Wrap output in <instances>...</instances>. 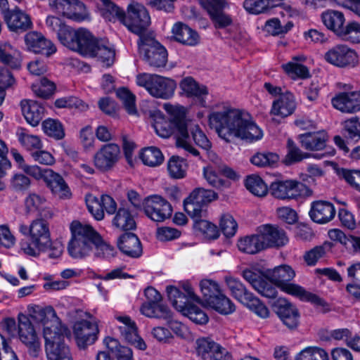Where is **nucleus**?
<instances>
[{
  "mask_svg": "<svg viewBox=\"0 0 360 360\" xmlns=\"http://www.w3.org/2000/svg\"><path fill=\"white\" fill-rule=\"evenodd\" d=\"M18 335L20 341L27 347L29 353L37 356L41 349V342L30 320L25 315L18 317Z\"/></svg>",
  "mask_w": 360,
  "mask_h": 360,
  "instance_id": "nucleus-15",
  "label": "nucleus"
},
{
  "mask_svg": "<svg viewBox=\"0 0 360 360\" xmlns=\"http://www.w3.org/2000/svg\"><path fill=\"white\" fill-rule=\"evenodd\" d=\"M116 319L122 323V326H119V329L123 338L138 349L145 350L146 344L138 335L135 322L127 316H116Z\"/></svg>",
  "mask_w": 360,
  "mask_h": 360,
  "instance_id": "nucleus-22",
  "label": "nucleus"
},
{
  "mask_svg": "<svg viewBox=\"0 0 360 360\" xmlns=\"http://www.w3.org/2000/svg\"><path fill=\"white\" fill-rule=\"evenodd\" d=\"M86 203L89 212L98 221L104 217V212L99 198L96 196L88 194L86 195Z\"/></svg>",
  "mask_w": 360,
  "mask_h": 360,
  "instance_id": "nucleus-62",
  "label": "nucleus"
},
{
  "mask_svg": "<svg viewBox=\"0 0 360 360\" xmlns=\"http://www.w3.org/2000/svg\"><path fill=\"white\" fill-rule=\"evenodd\" d=\"M295 360H328V353L316 347H309L302 350Z\"/></svg>",
  "mask_w": 360,
  "mask_h": 360,
  "instance_id": "nucleus-57",
  "label": "nucleus"
},
{
  "mask_svg": "<svg viewBox=\"0 0 360 360\" xmlns=\"http://www.w3.org/2000/svg\"><path fill=\"white\" fill-rule=\"evenodd\" d=\"M269 190L274 197L281 200L308 196L311 193L305 184L294 180L273 182Z\"/></svg>",
  "mask_w": 360,
  "mask_h": 360,
  "instance_id": "nucleus-11",
  "label": "nucleus"
},
{
  "mask_svg": "<svg viewBox=\"0 0 360 360\" xmlns=\"http://www.w3.org/2000/svg\"><path fill=\"white\" fill-rule=\"evenodd\" d=\"M243 304L262 319L269 316L270 311L267 307L253 294L249 295V297Z\"/></svg>",
  "mask_w": 360,
  "mask_h": 360,
  "instance_id": "nucleus-55",
  "label": "nucleus"
},
{
  "mask_svg": "<svg viewBox=\"0 0 360 360\" xmlns=\"http://www.w3.org/2000/svg\"><path fill=\"white\" fill-rule=\"evenodd\" d=\"M56 327L44 326V338L48 360H73L69 347L62 341L63 335Z\"/></svg>",
  "mask_w": 360,
  "mask_h": 360,
  "instance_id": "nucleus-8",
  "label": "nucleus"
},
{
  "mask_svg": "<svg viewBox=\"0 0 360 360\" xmlns=\"http://www.w3.org/2000/svg\"><path fill=\"white\" fill-rule=\"evenodd\" d=\"M187 164L183 158L172 156L167 163V170L173 179H182L186 176Z\"/></svg>",
  "mask_w": 360,
  "mask_h": 360,
  "instance_id": "nucleus-52",
  "label": "nucleus"
},
{
  "mask_svg": "<svg viewBox=\"0 0 360 360\" xmlns=\"http://www.w3.org/2000/svg\"><path fill=\"white\" fill-rule=\"evenodd\" d=\"M94 256L98 258L110 259L116 254L115 248L105 242L96 231L94 241Z\"/></svg>",
  "mask_w": 360,
  "mask_h": 360,
  "instance_id": "nucleus-43",
  "label": "nucleus"
},
{
  "mask_svg": "<svg viewBox=\"0 0 360 360\" xmlns=\"http://www.w3.org/2000/svg\"><path fill=\"white\" fill-rule=\"evenodd\" d=\"M183 314L197 324H205L208 321L207 315L198 306L193 304L188 305Z\"/></svg>",
  "mask_w": 360,
  "mask_h": 360,
  "instance_id": "nucleus-64",
  "label": "nucleus"
},
{
  "mask_svg": "<svg viewBox=\"0 0 360 360\" xmlns=\"http://www.w3.org/2000/svg\"><path fill=\"white\" fill-rule=\"evenodd\" d=\"M20 145L27 150L41 149L43 144L40 138L37 135L30 134L26 129L19 127L15 132Z\"/></svg>",
  "mask_w": 360,
  "mask_h": 360,
  "instance_id": "nucleus-38",
  "label": "nucleus"
},
{
  "mask_svg": "<svg viewBox=\"0 0 360 360\" xmlns=\"http://www.w3.org/2000/svg\"><path fill=\"white\" fill-rule=\"evenodd\" d=\"M168 298L174 307L178 311L184 313L188 305L191 304L189 302L190 298L186 296L185 294L181 292L177 288L174 286H168L166 289Z\"/></svg>",
  "mask_w": 360,
  "mask_h": 360,
  "instance_id": "nucleus-41",
  "label": "nucleus"
},
{
  "mask_svg": "<svg viewBox=\"0 0 360 360\" xmlns=\"http://www.w3.org/2000/svg\"><path fill=\"white\" fill-rule=\"evenodd\" d=\"M297 107L295 96L290 91L281 94L279 98L274 101L271 112H293Z\"/></svg>",
  "mask_w": 360,
  "mask_h": 360,
  "instance_id": "nucleus-37",
  "label": "nucleus"
},
{
  "mask_svg": "<svg viewBox=\"0 0 360 360\" xmlns=\"http://www.w3.org/2000/svg\"><path fill=\"white\" fill-rule=\"evenodd\" d=\"M136 82L152 96L162 99L172 97L176 87L174 80L155 74L140 73L136 75Z\"/></svg>",
  "mask_w": 360,
  "mask_h": 360,
  "instance_id": "nucleus-7",
  "label": "nucleus"
},
{
  "mask_svg": "<svg viewBox=\"0 0 360 360\" xmlns=\"http://www.w3.org/2000/svg\"><path fill=\"white\" fill-rule=\"evenodd\" d=\"M31 88L37 96L48 98L54 93L56 85L46 77H43L39 82L33 83Z\"/></svg>",
  "mask_w": 360,
  "mask_h": 360,
  "instance_id": "nucleus-53",
  "label": "nucleus"
},
{
  "mask_svg": "<svg viewBox=\"0 0 360 360\" xmlns=\"http://www.w3.org/2000/svg\"><path fill=\"white\" fill-rule=\"evenodd\" d=\"M333 107L342 112L360 110V91L340 93L332 99Z\"/></svg>",
  "mask_w": 360,
  "mask_h": 360,
  "instance_id": "nucleus-23",
  "label": "nucleus"
},
{
  "mask_svg": "<svg viewBox=\"0 0 360 360\" xmlns=\"http://www.w3.org/2000/svg\"><path fill=\"white\" fill-rule=\"evenodd\" d=\"M30 315L37 321L46 323L47 316H56L55 310L51 307H42L39 305L28 307Z\"/></svg>",
  "mask_w": 360,
  "mask_h": 360,
  "instance_id": "nucleus-61",
  "label": "nucleus"
},
{
  "mask_svg": "<svg viewBox=\"0 0 360 360\" xmlns=\"http://www.w3.org/2000/svg\"><path fill=\"white\" fill-rule=\"evenodd\" d=\"M46 24L49 28L57 34L58 39L65 46L73 50L74 47H77V42L80 37V31L84 28L77 30L65 25L62 20L54 16H49L46 18Z\"/></svg>",
  "mask_w": 360,
  "mask_h": 360,
  "instance_id": "nucleus-13",
  "label": "nucleus"
},
{
  "mask_svg": "<svg viewBox=\"0 0 360 360\" xmlns=\"http://www.w3.org/2000/svg\"><path fill=\"white\" fill-rule=\"evenodd\" d=\"M260 235L264 242V248L283 246L288 242L285 233L278 227L271 225L266 224L261 227Z\"/></svg>",
  "mask_w": 360,
  "mask_h": 360,
  "instance_id": "nucleus-29",
  "label": "nucleus"
},
{
  "mask_svg": "<svg viewBox=\"0 0 360 360\" xmlns=\"http://www.w3.org/2000/svg\"><path fill=\"white\" fill-rule=\"evenodd\" d=\"M4 16L8 27L11 31L23 32L32 26L29 15L18 8L5 11Z\"/></svg>",
  "mask_w": 360,
  "mask_h": 360,
  "instance_id": "nucleus-21",
  "label": "nucleus"
},
{
  "mask_svg": "<svg viewBox=\"0 0 360 360\" xmlns=\"http://www.w3.org/2000/svg\"><path fill=\"white\" fill-rule=\"evenodd\" d=\"M287 148L288 153L285 157V161L288 165L299 162L311 156L309 153L302 152L290 139L288 140Z\"/></svg>",
  "mask_w": 360,
  "mask_h": 360,
  "instance_id": "nucleus-56",
  "label": "nucleus"
},
{
  "mask_svg": "<svg viewBox=\"0 0 360 360\" xmlns=\"http://www.w3.org/2000/svg\"><path fill=\"white\" fill-rule=\"evenodd\" d=\"M227 6V2L224 1L214 4H208L203 6L208 12L215 27L222 29L232 24L231 17L224 12Z\"/></svg>",
  "mask_w": 360,
  "mask_h": 360,
  "instance_id": "nucleus-28",
  "label": "nucleus"
},
{
  "mask_svg": "<svg viewBox=\"0 0 360 360\" xmlns=\"http://www.w3.org/2000/svg\"><path fill=\"white\" fill-rule=\"evenodd\" d=\"M24 40L27 50L34 53L50 56L56 51L54 44L40 32H29Z\"/></svg>",
  "mask_w": 360,
  "mask_h": 360,
  "instance_id": "nucleus-19",
  "label": "nucleus"
},
{
  "mask_svg": "<svg viewBox=\"0 0 360 360\" xmlns=\"http://www.w3.org/2000/svg\"><path fill=\"white\" fill-rule=\"evenodd\" d=\"M295 276L294 270L288 265L275 267L269 273V279L282 291L297 297L302 301H308L316 306L327 305L324 300L305 290L302 286L290 283Z\"/></svg>",
  "mask_w": 360,
  "mask_h": 360,
  "instance_id": "nucleus-4",
  "label": "nucleus"
},
{
  "mask_svg": "<svg viewBox=\"0 0 360 360\" xmlns=\"http://www.w3.org/2000/svg\"><path fill=\"white\" fill-rule=\"evenodd\" d=\"M263 238L260 233L257 235L248 236L240 238L238 241V248L240 251L248 254H256L265 249Z\"/></svg>",
  "mask_w": 360,
  "mask_h": 360,
  "instance_id": "nucleus-35",
  "label": "nucleus"
},
{
  "mask_svg": "<svg viewBox=\"0 0 360 360\" xmlns=\"http://www.w3.org/2000/svg\"><path fill=\"white\" fill-rule=\"evenodd\" d=\"M342 134L346 139L355 142L360 139V122L358 117H352L344 122Z\"/></svg>",
  "mask_w": 360,
  "mask_h": 360,
  "instance_id": "nucleus-54",
  "label": "nucleus"
},
{
  "mask_svg": "<svg viewBox=\"0 0 360 360\" xmlns=\"http://www.w3.org/2000/svg\"><path fill=\"white\" fill-rule=\"evenodd\" d=\"M328 133L325 130L307 132L299 135L301 146L307 150H321L326 148L328 141Z\"/></svg>",
  "mask_w": 360,
  "mask_h": 360,
  "instance_id": "nucleus-25",
  "label": "nucleus"
},
{
  "mask_svg": "<svg viewBox=\"0 0 360 360\" xmlns=\"http://www.w3.org/2000/svg\"><path fill=\"white\" fill-rule=\"evenodd\" d=\"M140 158L143 163L149 167L159 166L164 160L162 152L156 147H149L143 149Z\"/></svg>",
  "mask_w": 360,
  "mask_h": 360,
  "instance_id": "nucleus-50",
  "label": "nucleus"
},
{
  "mask_svg": "<svg viewBox=\"0 0 360 360\" xmlns=\"http://www.w3.org/2000/svg\"><path fill=\"white\" fill-rule=\"evenodd\" d=\"M333 245L330 242H324L322 245L314 247L304 255L306 263L309 266H314L321 258L323 257L327 252L332 250Z\"/></svg>",
  "mask_w": 360,
  "mask_h": 360,
  "instance_id": "nucleus-47",
  "label": "nucleus"
},
{
  "mask_svg": "<svg viewBox=\"0 0 360 360\" xmlns=\"http://www.w3.org/2000/svg\"><path fill=\"white\" fill-rule=\"evenodd\" d=\"M120 158V148L117 144L108 143L103 145L94 156L96 168L101 171L111 169Z\"/></svg>",
  "mask_w": 360,
  "mask_h": 360,
  "instance_id": "nucleus-17",
  "label": "nucleus"
},
{
  "mask_svg": "<svg viewBox=\"0 0 360 360\" xmlns=\"http://www.w3.org/2000/svg\"><path fill=\"white\" fill-rule=\"evenodd\" d=\"M245 186L251 193L257 197H264L268 193L267 185L259 176L256 174L248 176Z\"/></svg>",
  "mask_w": 360,
  "mask_h": 360,
  "instance_id": "nucleus-44",
  "label": "nucleus"
},
{
  "mask_svg": "<svg viewBox=\"0 0 360 360\" xmlns=\"http://www.w3.org/2000/svg\"><path fill=\"white\" fill-rule=\"evenodd\" d=\"M55 105L58 108H67L79 111H87L89 105L77 96H69L58 98L55 101Z\"/></svg>",
  "mask_w": 360,
  "mask_h": 360,
  "instance_id": "nucleus-45",
  "label": "nucleus"
},
{
  "mask_svg": "<svg viewBox=\"0 0 360 360\" xmlns=\"http://www.w3.org/2000/svg\"><path fill=\"white\" fill-rule=\"evenodd\" d=\"M0 62L13 69L21 67L20 52L7 41L0 42Z\"/></svg>",
  "mask_w": 360,
  "mask_h": 360,
  "instance_id": "nucleus-31",
  "label": "nucleus"
},
{
  "mask_svg": "<svg viewBox=\"0 0 360 360\" xmlns=\"http://www.w3.org/2000/svg\"><path fill=\"white\" fill-rule=\"evenodd\" d=\"M325 60L337 67H354L358 63L356 53L345 45H337L328 50L324 56Z\"/></svg>",
  "mask_w": 360,
  "mask_h": 360,
  "instance_id": "nucleus-16",
  "label": "nucleus"
},
{
  "mask_svg": "<svg viewBox=\"0 0 360 360\" xmlns=\"http://www.w3.org/2000/svg\"><path fill=\"white\" fill-rule=\"evenodd\" d=\"M46 174L49 176L48 185L52 192L59 198H70L72 193L63 178L53 170L46 171Z\"/></svg>",
  "mask_w": 360,
  "mask_h": 360,
  "instance_id": "nucleus-34",
  "label": "nucleus"
},
{
  "mask_svg": "<svg viewBox=\"0 0 360 360\" xmlns=\"http://www.w3.org/2000/svg\"><path fill=\"white\" fill-rule=\"evenodd\" d=\"M49 6L56 12L75 21L87 18L85 5L79 0H49Z\"/></svg>",
  "mask_w": 360,
  "mask_h": 360,
  "instance_id": "nucleus-14",
  "label": "nucleus"
},
{
  "mask_svg": "<svg viewBox=\"0 0 360 360\" xmlns=\"http://www.w3.org/2000/svg\"><path fill=\"white\" fill-rule=\"evenodd\" d=\"M180 88L188 97L195 98L199 105L205 106L204 96L208 94V91L205 86L199 84L191 77H187L180 82Z\"/></svg>",
  "mask_w": 360,
  "mask_h": 360,
  "instance_id": "nucleus-30",
  "label": "nucleus"
},
{
  "mask_svg": "<svg viewBox=\"0 0 360 360\" xmlns=\"http://www.w3.org/2000/svg\"><path fill=\"white\" fill-rule=\"evenodd\" d=\"M128 112H137L135 104L136 96L126 88H120L116 92Z\"/></svg>",
  "mask_w": 360,
  "mask_h": 360,
  "instance_id": "nucleus-63",
  "label": "nucleus"
},
{
  "mask_svg": "<svg viewBox=\"0 0 360 360\" xmlns=\"http://www.w3.org/2000/svg\"><path fill=\"white\" fill-rule=\"evenodd\" d=\"M278 160V155L269 151L257 152L250 158L251 163L258 167H274Z\"/></svg>",
  "mask_w": 360,
  "mask_h": 360,
  "instance_id": "nucleus-46",
  "label": "nucleus"
},
{
  "mask_svg": "<svg viewBox=\"0 0 360 360\" xmlns=\"http://www.w3.org/2000/svg\"><path fill=\"white\" fill-rule=\"evenodd\" d=\"M44 132L56 140H62L65 136L63 124L57 120L47 119L42 122Z\"/></svg>",
  "mask_w": 360,
  "mask_h": 360,
  "instance_id": "nucleus-49",
  "label": "nucleus"
},
{
  "mask_svg": "<svg viewBox=\"0 0 360 360\" xmlns=\"http://www.w3.org/2000/svg\"><path fill=\"white\" fill-rule=\"evenodd\" d=\"M208 306L221 314H229L235 311L234 304L221 292Z\"/></svg>",
  "mask_w": 360,
  "mask_h": 360,
  "instance_id": "nucleus-58",
  "label": "nucleus"
},
{
  "mask_svg": "<svg viewBox=\"0 0 360 360\" xmlns=\"http://www.w3.org/2000/svg\"><path fill=\"white\" fill-rule=\"evenodd\" d=\"M321 20L324 25L338 36L344 27L345 18L344 14L335 10H327L321 14Z\"/></svg>",
  "mask_w": 360,
  "mask_h": 360,
  "instance_id": "nucleus-33",
  "label": "nucleus"
},
{
  "mask_svg": "<svg viewBox=\"0 0 360 360\" xmlns=\"http://www.w3.org/2000/svg\"><path fill=\"white\" fill-rule=\"evenodd\" d=\"M204 302L210 305L221 294L218 284L212 280L204 279L200 283Z\"/></svg>",
  "mask_w": 360,
  "mask_h": 360,
  "instance_id": "nucleus-48",
  "label": "nucleus"
},
{
  "mask_svg": "<svg viewBox=\"0 0 360 360\" xmlns=\"http://www.w3.org/2000/svg\"><path fill=\"white\" fill-rule=\"evenodd\" d=\"M97 7L101 11L102 15L109 20L116 18L120 22L124 16V11L117 6L110 0H98Z\"/></svg>",
  "mask_w": 360,
  "mask_h": 360,
  "instance_id": "nucleus-42",
  "label": "nucleus"
},
{
  "mask_svg": "<svg viewBox=\"0 0 360 360\" xmlns=\"http://www.w3.org/2000/svg\"><path fill=\"white\" fill-rule=\"evenodd\" d=\"M224 279L231 295L242 304L246 301L249 295L252 294L238 278L229 276H226Z\"/></svg>",
  "mask_w": 360,
  "mask_h": 360,
  "instance_id": "nucleus-40",
  "label": "nucleus"
},
{
  "mask_svg": "<svg viewBox=\"0 0 360 360\" xmlns=\"http://www.w3.org/2000/svg\"><path fill=\"white\" fill-rule=\"evenodd\" d=\"M73 332L78 347L84 349L96 340L98 328L94 322L81 320L75 323Z\"/></svg>",
  "mask_w": 360,
  "mask_h": 360,
  "instance_id": "nucleus-18",
  "label": "nucleus"
},
{
  "mask_svg": "<svg viewBox=\"0 0 360 360\" xmlns=\"http://www.w3.org/2000/svg\"><path fill=\"white\" fill-rule=\"evenodd\" d=\"M248 114H210L209 125L219 136L226 142L237 138L248 143L260 140L262 130L252 120Z\"/></svg>",
  "mask_w": 360,
  "mask_h": 360,
  "instance_id": "nucleus-2",
  "label": "nucleus"
},
{
  "mask_svg": "<svg viewBox=\"0 0 360 360\" xmlns=\"http://www.w3.org/2000/svg\"><path fill=\"white\" fill-rule=\"evenodd\" d=\"M173 37L176 41L188 46H195L199 41L198 33L182 22H176L172 27Z\"/></svg>",
  "mask_w": 360,
  "mask_h": 360,
  "instance_id": "nucleus-32",
  "label": "nucleus"
},
{
  "mask_svg": "<svg viewBox=\"0 0 360 360\" xmlns=\"http://www.w3.org/2000/svg\"><path fill=\"white\" fill-rule=\"evenodd\" d=\"M216 198L217 195L213 191L198 188L195 189L187 198L190 201L207 206L208 203Z\"/></svg>",
  "mask_w": 360,
  "mask_h": 360,
  "instance_id": "nucleus-60",
  "label": "nucleus"
},
{
  "mask_svg": "<svg viewBox=\"0 0 360 360\" xmlns=\"http://www.w3.org/2000/svg\"><path fill=\"white\" fill-rule=\"evenodd\" d=\"M112 224L120 230L131 231L136 227V224L134 217L129 210L121 207L117 212L113 220Z\"/></svg>",
  "mask_w": 360,
  "mask_h": 360,
  "instance_id": "nucleus-39",
  "label": "nucleus"
},
{
  "mask_svg": "<svg viewBox=\"0 0 360 360\" xmlns=\"http://www.w3.org/2000/svg\"><path fill=\"white\" fill-rule=\"evenodd\" d=\"M119 249L126 255L137 258L142 255L141 243L137 236L133 233H124L118 239Z\"/></svg>",
  "mask_w": 360,
  "mask_h": 360,
  "instance_id": "nucleus-27",
  "label": "nucleus"
},
{
  "mask_svg": "<svg viewBox=\"0 0 360 360\" xmlns=\"http://www.w3.org/2000/svg\"><path fill=\"white\" fill-rule=\"evenodd\" d=\"M121 23L141 39L145 37L143 34L150 24V17L143 5L132 4L128 6L127 15L124 14Z\"/></svg>",
  "mask_w": 360,
  "mask_h": 360,
  "instance_id": "nucleus-9",
  "label": "nucleus"
},
{
  "mask_svg": "<svg viewBox=\"0 0 360 360\" xmlns=\"http://www.w3.org/2000/svg\"><path fill=\"white\" fill-rule=\"evenodd\" d=\"M335 215V210L332 203L322 200L312 202L309 216L314 222L326 224L332 220Z\"/></svg>",
  "mask_w": 360,
  "mask_h": 360,
  "instance_id": "nucleus-26",
  "label": "nucleus"
},
{
  "mask_svg": "<svg viewBox=\"0 0 360 360\" xmlns=\"http://www.w3.org/2000/svg\"><path fill=\"white\" fill-rule=\"evenodd\" d=\"M276 313L283 323L289 329L296 328L299 323L300 314L292 303L284 298H279L274 304Z\"/></svg>",
  "mask_w": 360,
  "mask_h": 360,
  "instance_id": "nucleus-20",
  "label": "nucleus"
},
{
  "mask_svg": "<svg viewBox=\"0 0 360 360\" xmlns=\"http://www.w3.org/2000/svg\"><path fill=\"white\" fill-rule=\"evenodd\" d=\"M284 71L292 79H306L310 76L309 69L298 63L290 61L282 65Z\"/></svg>",
  "mask_w": 360,
  "mask_h": 360,
  "instance_id": "nucleus-59",
  "label": "nucleus"
},
{
  "mask_svg": "<svg viewBox=\"0 0 360 360\" xmlns=\"http://www.w3.org/2000/svg\"><path fill=\"white\" fill-rule=\"evenodd\" d=\"M25 209L27 214L39 212L44 218H51L53 212L48 206L46 199L41 195L30 193L25 199Z\"/></svg>",
  "mask_w": 360,
  "mask_h": 360,
  "instance_id": "nucleus-24",
  "label": "nucleus"
},
{
  "mask_svg": "<svg viewBox=\"0 0 360 360\" xmlns=\"http://www.w3.org/2000/svg\"><path fill=\"white\" fill-rule=\"evenodd\" d=\"M139 53L149 65L155 68L165 66L167 51L158 41L150 38L141 37L138 41Z\"/></svg>",
  "mask_w": 360,
  "mask_h": 360,
  "instance_id": "nucleus-10",
  "label": "nucleus"
},
{
  "mask_svg": "<svg viewBox=\"0 0 360 360\" xmlns=\"http://www.w3.org/2000/svg\"><path fill=\"white\" fill-rule=\"evenodd\" d=\"M153 127L156 134L162 138L176 136V145L184 149L193 156H198L199 152L189 142V134L195 143L201 148L208 150L211 143L198 124V116L194 114H150Z\"/></svg>",
  "mask_w": 360,
  "mask_h": 360,
  "instance_id": "nucleus-1",
  "label": "nucleus"
},
{
  "mask_svg": "<svg viewBox=\"0 0 360 360\" xmlns=\"http://www.w3.org/2000/svg\"><path fill=\"white\" fill-rule=\"evenodd\" d=\"M338 37L352 44L360 43V24L354 21L348 22Z\"/></svg>",
  "mask_w": 360,
  "mask_h": 360,
  "instance_id": "nucleus-51",
  "label": "nucleus"
},
{
  "mask_svg": "<svg viewBox=\"0 0 360 360\" xmlns=\"http://www.w3.org/2000/svg\"><path fill=\"white\" fill-rule=\"evenodd\" d=\"M195 352L198 356L203 360H210L221 347L212 339L200 338L195 341Z\"/></svg>",
  "mask_w": 360,
  "mask_h": 360,
  "instance_id": "nucleus-36",
  "label": "nucleus"
},
{
  "mask_svg": "<svg viewBox=\"0 0 360 360\" xmlns=\"http://www.w3.org/2000/svg\"><path fill=\"white\" fill-rule=\"evenodd\" d=\"M79 33L80 37L77 42V47H74L73 51L84 56L96 57L107 66L113 63L115 52L108 41L94 38L86 29Z\"/></svg>",
  "mask_w": 360,
  "mask_h": 360,
  "instance_id": "nucleus-6",
  "label": "nucleus"
},
{
  "mask_svg": "<svg viewBox=\"0 0 360 360\" xmlns=\"http://www.w3.org/2000/svg\"><path fill=\"white\" fill-rule=\"evenodd\" d=\"M71 238L68 244V252L74 259H84L94 251L96 231L89 224L75 220L70 224Z\"/></svg>",
  "mask_w": 360,
  "mask_h": 360,
  "instance_id": "nucleus-5",
  "label": "nucleus"
},
{
  "mask_svg": "<svg viewBox=\"0 0 360 360\" xmlns=\"http://www.w3.org/2000/svg\"><path fill=\"white\" fill-rule=\"evenodd\" d=\"M143 207L146 215L151 220L162 222L169 219L172 214L170 203L160 195H151L143 201Z\"/></svg>",
  "mask_w": 360,
  "mask_h": 360,
  "instance_id": "nucleus-12",
  "label": "nucleus"
},
{
  "mask_svg": "<svg viewBox=\"0 0 360 360\" xmlns=\"http://www.w3.org/2000/svg\"><path fill=\"white\" fill-rule=\"evenodd\" d=\"M18 229L22 235L28 237V240L20 242V249L25 255L37 257L41 252L48 250L51 233L49 224L44 219L32 220L29 226L20 223Z\"/></svg>",
  "mask_w": 360,
  "mask_h": 360,
  "instance_id": "nucleus-3",
  "label": "nucleus"
}]
</instances>
